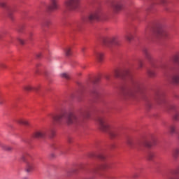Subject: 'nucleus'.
Listing matches in <instances>:
<instances>
[{"label":"nucleus","mask_w":179,"mask_h":179,"mask_svg":"<svg viewBox=\"0 0 179 179\" xmlns=\"http://www.w3.org/2000/svg\"><path fill=\"white\" fill-rule=\"evenodd\" d=\"M90 118V108H85L80 110L78 113L69 112L66 114V124L67 125H76L83 122L85 120Z\"/></svg>","instance_id":"nucleus-1"},{"label":"nucleus","mask_w":179,"mask_h":179,"mask_svg":"<svg viewBox=\"0 0 179 179\" xmlns=\"http://www.w3.org/2000/svg\"><path fill=\"white\" fill-rule=\"evenodd\" d=\"M96 121L99 125V129L102 132L108 134L109 135H115V134H117V129L107 117L99 116Z\"/></svg>","instance_id":"nucleus-2"},{"label":"nucleus","mask_w":179,"mask_h":179,"mask_svg":"<svg viewBox=\"0 0 179 179\" xmlns=\"http://www.w3.org/2000/svg\"><path fill=\"white\" fill-rule=\"evenodd\" d=\"M142 87H143V83L138 80H134L131 81V84L124 90L123 96L126 99H134L136 93L142 90Z\"/></svg>","instance_id":"nucleus-3"},{"label":"nucleus","mask_w":179,"mask_h":179,"mask_svg":"<svg viewBox=\"0 0 179 179\" xmlns=\"http://www.w3.org/2000/svg\"><path fill=\"white\" fill-rule=\"evenodd\" d=\"M156 143H157V140L154 137H142L137 143L134 142L130 138L127 139V144L129 145V146H135V145H137V146H143V148H147V149H150V148L155 146Z\"/></svg>","instance_id":"nucleus-4"},{"label":"nucleus","mask_w":179,"mask_h":179,"mask_svg":"<svg viewBox=\"0 0 179 179\" xmlns=\"http://www.w3.org/2000/svg\"><path fill=\"white\" fill-rule=\"evenodd\" d=\"M153 37L156 40H162V38H167L169 37V31L164 26L159 24L152 31Z\"/></svg>","instance_id":"nucleus-5"},{"label":"nucleus","mask_w":179,"mask_h":179,"mask_svg":"<svg viewBox=\"0 0 179 179\" xmlns=\"http://www.w3.org/2000/svg\"><path fill=\"white\" fill-rule=\"evenodd\" d=\"M30 159H31V155L29 153H22L20 157V160L26 163V169L25 171L27 173H31L33 171V169H34V166L30 162Z\"/></svg>","instance_id":"nucleus-6"},{"label":"nucleus","mask_w":179,"mask_h":179,"mask_svg":"<svg viewBox=\"0 0 179 179\" xmlns=\"http://www.w3.org/2000/svg\"><path fill=\"white\" fill-rule=\"evenodd\" d=\"M80 0H66L65 6L69 10H76L79 6Z\"/></svg>","instance_id":"nucleus-7"},{"label":"nucleus","mask_w":179,"mask_h":179,"mask_svg":"<svg viewBox=\"0 0 179 179\" xmlns=\"http://www.w3.org/2000/svg\"><path fill=\"white\" fill-rule=\"evenodd\" d=\"M103 43L105 45H110V44L117 45V44H118V38L117 36L105 38L103 39Z\"/></svg>","instance_id":"nucleus-8"},{"label":"nucleus","mask_w":179,"mask_h":179,"mask_svg":"<svg viewBox=\"0 0 179 179\" xmlns=\"http://www.w3.org/2000/svg\"><path fill=\"white\" fill-rule=\"evenodd\" d=\"M48 9L50 12H54V10H58V9H59V6L58 5V0H49Z\"/></svg>","instance_id":"nucleus-9"},{"label":"nucleus","mask_w":179,"mask_h":179,"mask_svg":"<svg viewBox=\"0 0 179 179\" xmlns=\"http://www.w3.org/2000/svg\"><path fill=\"white\" fill-rule=\"evenodd\" d=\"M166 179H179V169L169 171L166 175Z\"/></svg>","instance_id":"nucleus-10"},{"label":"nucleus","mask_w":179,"mask_h":179,"mask_svg":"<svg viewBox=\"0 0 179 179\" xmlns=\"http://www.w3.org/2000/svg\"><path fill=\"white\" fill-rule=\"evenodd\" d=\"M101 17V12L100 11H96L93 13H92L89 17H88V20L90 22H92V20H99Z\"/></svg>","instance_id":"nucleus-11"},{"label":"nucleus","mask_w":179,"mask_h":179,"mask_svg":"<svg viewBox=\"0 0 179 179\" xmlns=\"http://www.w3.org/2000/svg\"><path fill=\"white\" fill-rule=\"evenodd\" d=\"M124 6V3L122 1H117L112 5V9L114 12H118L122 9Z\"/></svg>","instance_id":"nucleus-12"},{"label":"nucleus","mask_w":179,"mask_h":179,"mask_svg":"<svg viewBox=\"0 0 179 179\" xmlns=\"http://www.w3.org/2000/svg\"><path fill=\"white\" fill-rule=\"evenodd\" d=\"M107 167H108V165H107V164L96 165L94 166V169L89 170L88 171H90V173H96V171H98V170H103L104 169H107Z\"/></svg>","instance_id":"nucleus-13"},{"label":"nucleus","mask_w":179,"mask_h":179,"mask_svg":"<svg viewBox=\"0 0 179 179\" xmlns=\"http://www.w3.org/2000/svg\"><path fill=\"white\" fill-rule=\"evenodd\" d=\"M64 117H65V113H62L55 116H52V119L54 120V121H55V122H57V124H61V122L64 119Z\"/></svg>","instance_id":"nucleus-14"},{"label":"nucleus","mask_w":179,"mask_h":179,"mask_svg":"<svg viewBox=\"0 0 179 179\" xmlns=\"http://www.w3.org/2000/svg\"><path fill=\"white\" fill-rule=\"evenodd\" d=\"M168 131L169 132V134H178L179 131L177 129V127H176V125L174 124H171L168 127Z\"/></svg>","instance_id":"nucleus-15"},{"label":"nucleus","mask_w":179,"mask_h":179,"mask_svg":"<svg viewBox=\"0 0 179 179\" xmlns=\"http://www.w3.org/2000/svg\"><path fill=\"white\" fill-rule=\"evenodd\" d=\"M17 123L20 124V125H25V127H29L30 122H29L28 120H26L24 119L20 118L17 120Z\"/></svg>","instance_id":"nucleus-16"},{"label":"nucleus","mask_w":179,"mask_h":179,"mask_svg":"<svg viewBox=\"0 0 179 179\" xmlns=\"http://www.w3.org/2000/svg\"><path fill=\"white\" fill-rule=\"evenodd\" d=\"M94 55L98 62H101V61H103V58H104V55L100 52H95Z\"/></svg>","instance_id":"nucleus-17"},{"label":"nucleus","mask_w":179,"mask_h":179,"mask_svg":"<svg viewBox=\"0 0 179 179\" xmlns=\"http://www.w3.org/2000/svg\"><path fill=\"white\" fill-rule=\"evenodd\" d=\"M91 157H95V159H99V160H106V155L102 153L92 154Z\"/></svg>","instance_id":"nucleus-18"},{"label":"nucleus","mask_w":179,"mask_h":179,"mask_svg":"<svg viewBox=\"0 0 179 179\" xmlns=\"http://www.w3.org/2000/svg\"><path fill=\"white\" fill-rule=\"evenodd\" d=\"M171 82L174 85H178L179 83V74H174L172 76Z\"/></svg>","instance_id":"nucleus-19"},{"label":"nucleus","mask_w":179,"mask_h":179,"mask_svg":"<svg viewBox=\"0 0 179 179\" xmlns=\"http://www.w3.org/2000/svg\"><path fill=\"white\" fill-rule=\"evenodd\" d=\"M24 89L27 92H31L33 90H34L35 92H38V87H33L31 85H26V86L24 87Z\"/></svg>","instance_id":"nucleus-20"},{"label":"nucleus","mask_w":179,"mask_h":179,"mask_svg":"<svg viewBox=\"0 0 179 179\" xmlns=\"http://www.w3.org/2000/svg\"><path fill=\"white\" fill-rule=\"evenodd\" d=\"M171 155L174 159H177L179 156V149L178 148L173 149L171 152Z\"/></svg>","instance_id":"nucleus-21"},{"label":"nucleus","mask_w":179,"mask_h":179,"mask_svg":"<svg viewBox=\"0 0 179 179\" xmlns=\"http://www.w3.org/2000/svg\"><path fill=\"white\" fill-rule=\"evenodd\" d=\"M48 134L45 129H37L35 131V135H46Z\"/></svg>","instance_id":"nucleus-22"},{"label":"nucleus","mask_w":179,"mask_h":179,"mask_svg":"<svg viewBox=\"0 0 179 179\" xmlns=\"http://www.w3.org/2000/svg\"><path fill=\"white\" fill-rule=\"evenodd\" d=\"M0 146L1 148H2V149H3V150H5L6 152H12L13 149L12 147H9L6 145H3L0 143Z\"/></svg>","instance_id":"nucleus-23"},{"label":"nucleus","mask_w":179,"mask_h":179,"mask_svg":"<svg viewBox=\"0 0 179 179\" xmlns=\"http://www.w3.org/2000/svg\"><path fill=\"white\" fill-rule=\"evenodd\" d=\"M143 52L145 55V58H147L148 61H150L152 59V55H150L149 50H148V49H144Z\"/></svg>","instance_id":"nucleus-24"},{"label":"nucleus","mask_w":179,"mask_h":179,"mask_svg":"<svg viewBox=\"0 0 179 179\" xmlns=\"http://www.w3.org/2000/svg\"><path fill=\"white\" fill-rule=\"evenodd\" d=\"M153 157H155V154L153 152L148 151L147 152V159L148 160H153Z\"/></svg>","instance_id":"nucleus-25"},{"label":"nucleus","mask_w":179,"mask_h":179,"mask_svg":"<svg viewBox=\"0 0 179 179\" xmlns=\"http://www.w3.org/2000/svg\"><path fill=\"white\" fill-rule=\"evenodd\" d=\"M0 6L6 10H9V7H8V5L4 1L0 2Z\"/></svg>","instance_id":"nucleus-26"},{"label":"nucleus","mask_w":179,"mask_h":179,"mask_svg":"<svg viewBox=\"0 0 179 179\" xmlns=\"http://www.w3.org/2000/svg\"><path fill=\"white\" fill-rule=\"evenodd\" d=\"M61 78H64V79H70L71 76H69V73H62L60 74Z\"/></svg>","instance_id":"nucleus-27"},{"label":"nucleus","mask_w":179,"mask_h":179,"mask_svg":"<svg viewBox=\"0 0 179 179\" xmlns=\"http://www.w3.org/2000/svg\"><path fill=\"white\" fill-rule=\"evenodd\" d=\"M64 52H65V55H66V57H70V55H72V52L71 51L70 48H66L64 50Z\"/></svg>","instance_id":"nucleus-28"},{"label":"nucleus","mask_w":179,"mask_h":179,"mask_svg":"<svg viewBox=\"0 0 179 179\" xmlns=\"http://www.w3.org/2000/svg\"><path fill=\"white\" fill-rule=\"evenodd\" d=\"M126 40H127V41H131L134 38V36H132V34H127L126 35Z\"/></svg>","instance_id":"nucleus-29"},{"label":"nucleus","mask_w":179,"mask_h":179,"mask_svg":"<svg viewBox=\"0 0 179 179\" xmlns=\"http://www.w3.org/2000/svg\"><path fill=\"white\" fill-rule=\"evenodd\" d=\"M173 118L175 121H179V111L175 112Z\"/></svg>","instance_id":"nucleus-30"},{"label":"nucleus","mask_w":179,"mask_h":179,"mask_svg":"<svg viewBox=\"0 0 179 179\" xmlns=\"http://www.w3.org/2000/svg\"><path fill=\"white\" fill-rule=\"evenodd\" d=\"M51 24V21L50 20H46L44 24L43 27H50V25Z\"/></svg>","instance_id":"nucleus-31"},{"label":"nucleus","mask_w":179,"mask_h":179,"mask_svg":"<svg viewBox=\"0 0 179 179\" xmlns=\"http://www.w3.org/2000/svg\"><path fill=\"white\" fill-rule=\"evenodd\" d=\"M148 75H149V76H150V78H153L154 76H156V73H155L154 71H149Z\"/></svg>","instance_id":"nucleus-32"},{"label":"nucleus","mask_w":179,"mask_h":179,"mask_svg":"<svg viewBox=\"0 0 179 179\" xmlns=\"http://www.w3.org/2000/svg\"><path fill=\"white\" fill-rule=\"evenodd\" d=\"M138 68H143V63L142 62V60L138 61Z\"/></svg>","instance_id":"nucleus-33"},{"label":"nucleus","mask_w":179,"mask_h":179,"mask_svg":"<svg viewBox=\"0 0 179 179\" xmlns=\"http://www.w3.org/2000/svg\"><path fill=\"white\" fill-rule=\"evenodd\" d=\"M51 148H52L54 149V150H58V149H59V146L55 145V144H52L51 145Z\"/></svg>","instance_id":"nucleus-34"},{"label":"nucleus","mask_w":179,"mask_h":179,"mask_svg":"<svg viewBox=\"0 0 179 179\" xmlns=\"http://www.w3.org/2000/svg\"><path fill=\"white\" fill-rule=\"evenodd\" d=\"M167 3V0H159L160 5H166Z\"/></svg>","instance_id":"nucleus-35"},{"label":"nucleus","mask_w":179,"mask_h":179,"mask_svg":"<svg viewBox=\"0 0 179 179\" xmlns=\"http://www.w3.org/2000/svg\"><path fill=\"white\" fill-rule=\"evenodd\" d=\"M17 41H19V43L20 44H22V45L24 44V41H23V39L20 38H17Z\"/></svg>","instance_id":"nucleus-36"},{"label":"nucleus","mask_w":179,"mask_h":179,"mask_svg":"<svg viewBox=\"0 0 179 179\" xmlns=\"http://www.w3.org/2000/svg\"><path fill=\"white\" fill-rule=\"evenodd\" d=\"M115 76H116V78H120V76H121V72L116 71L115 72Z\"/></svg>","instance_id":"nucleus-37"},{"label":"nucleus","mask_w":179,"mask_h":179,"mask_svg":"<svg viewBox=\"0 0 179 179\" xmlns=\"http://www.w3.org/2000/svg\"><path fill=\"white\" fill-rule=\"evenodd\" d=\"M55 157V155L54 153L50 154V159H54Z\"/></svg>","instance_id":"nucleus-38"},{"label":"nucleus","mask_w":179,"mask_h":179,"mask_svg":"<svg viewBox=\"0 0 179 179\" xmlns=\"http://www.w3.org/2000/svg\"><path fill=\"white\" fill-rule=\"evenodd\" d=\"M71 173H78V169H73L71 171Z\"/></svg>","instance_id":"nucleus-39"},{"label":"nucleus","mask_w":179,"mask_h":179,"mask_svg":"<svg viewBox=\"0 0 179 179\" xmlns=\"http://www.w3.org/2000/svg\"><path fill=\"white\" fill-rule=\"evenodd\" d=\"M50 132H51L52 135L55 134V131H54V130H50Z\"/></svg>","instance_id":"nucleus-40"},{"label":"nucleus","mask_w":179,"mask_h":179,"mask_svg":"<svg viewBox=\"0 0 179 179\" xmlns=\"http://www.w3.org/2000/svg\"><path fill=\"white\" fill-rule=\"evenodd\" d=\"M86 50V48H81V51L83 52H85V50Z\"/></svg>","instance_id":"nucleus-41"},{"label":"nucleus","mask_w":179,"mask_h":179,"mask_svg":"<svg viewBox=\"0 0 179 179\" xmlns=\"http://www.w3.org/2000/svg\"><path fill=\"white\" fill-rule=\"evenodd\" d=\"M92 93L94 94H97V91L96 90H94V91H92Z\"/></svg>","instance_id":"nucleus-42"},{"label":"nucleus","mask_w":179,"mask_h":179,"mask_svg":"<svg viewBox=\"0 0 179 179\" xmlns=\"http://www.w3.org/2000/svg\"><path fill=\"white\" fill-rule=\"evenodd\" d=\"M1 68H6V66L5 64H1Z\"/></svg>","instance_id":"nucleus-43"},{"label":"nucleus","mask_w":179,"mask_h":179,"mask_svg":"<svg viewBox=\"0 0 179 179\" xmlns=\"http://www.w3.org/2000/svg\"><path fill=\"white\" fill-rule=\"evenodd\" d=\"M80 169H85V166H83V165H80Z\"/></svg>","instance_id":"nucleus-44"},{"label":"nucleus","mask_w":179,"mask_h":179,"mask_svg":"<svg viewBox=\"0 0 179 179\" xmlns=\"http://www.w3.org/2000/svg\"><path fill=\"white\" fill-rule=\"evenodd\" d=\"M36 138L43 137V136H36Z\"/></svg>","instance_id":"nucleus-45"},{"label":"nucleus","mask_w":179,"mask_h":179,"mask_svg":"<svg viewBox=\"0 0 179 179\" xmlns=\"http://www.w3.org/2000/svg\"><path fill=\"white\" fill-rule=\"evenodd\" d=\"M22 179H29V177H24Z\"/></svg>","instance_id":"nucleus-46"},{"label":"nucleus","mask_w":179,"mask_h":179,"mask_svg":"<svg viewBox=\"0 0 179 179\" xmlns=\"http://www.w3.org/2000/svg\"><path fill=\"white\" fill-rule=\"evenodd\" d=\"M69 142H71V138H69Z\"/></svg>","instance_id":"nucleus-47"},{"label":"nucleus","mask_w":179,"mask_h":179,"mask_svg":"<svg viewBox=\"0 0 179 179\" xmlns=\"http://www.w3.org/2000/svg\"><path fill=\"white\" fill-rule=\"evenodd\" d=\"M126 74H128V71H126Z\"/></svg>","instance_id":"nucleus-48"},{"label":"nucleus","mask_w":179,"mask_h":179,"mask_svg":"<svg viewBox=\"0 0 179 179\" xmlns=\"http://www.w3.org/2000/svg\"><path fill=\"white\" fill-rule=\"evenodd\" d=\"M146 31V33H148V29H146V31Z\"/></svg>","instance_id":"nucleus-49"},{"label":"nucleus","mask_w":179,"mask_h":179,"mask_svg":"<svg viewBox=\"0 0 179 179\" xmlns=\"http://www.w3.org/2000/svg\"><path fill=\"white\" fill-rule=\"evenodd\" d=\"M0 104H2V102H0Z\"/></svg>","instance_id":"nucleus-50"},{"label":"nucleus","mask_w":179,"mask_h":179,"mask_svg":"<svg viewBox=\"0 0 179 179\" xmlns=\"http://www.w3.org/2000/svg\"><path fill=\"white\" fill-rule=\"evenodd\" d=\"M162 68L163 69V68H164V67H163V66H162Z\"/></svg>","instance_id":"nucleus-51"}]
</instances>
